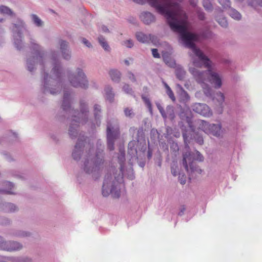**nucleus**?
Instances as JSON below:
<instances>
[{
  "label": "nucleus",
  "instance_id": "1",
  "mask_svg": "<svg viewBox=\"0 0 262 262\" xmlns=\"http://www.w3.org/2000/svg\"><path fill=\"white\" fill-rule=\"evenodd\" d=\"M149 5L160 14L163 15L174 32L180 34V37L187 48L190 49L189 53L193 66L201 68L204 66L208 69V82L215 89L222 85L223 77L216 70L215 64L195 45L198 39L197 35L188 31L189 23L186 12L180 4L172 0H147Z\"/></svg>",
  "mask_w": 262,
  "mask_h": 262
},
{
  "label": "nucleus",
  "instance_id": "2",
  "mask_svg": "<svg viewBox=\"0 0 262 262\" xmlns=\"http://www.w3.org/2000/svg\"><path fill=\"white\" fill-rule=\"evenodd\" d=\"M12 31L17 34L19 37H21L23 32H25L28 37L30 39L31 47L36 50L35 55L27 59V67L30 71H32L33 65L39 63L42 65L43 58L45 55V52L41 47L33 39L32 35L29 30L27 29L25 23L20 18H17L15 23L12 24L11 27Z\"/></svg>",
  "mask_w": 262,
  "mask_h": 262
},
{
  "label": "nucleus",
  "instance_id": "3",
  "mask_svg": "<svg viewBox=\"0 0 262 262\" xmlns=\"http://www.w3.org/2000/svg\"><path fill=\"white\" fill-rule=\"evenodd\" d=\"M194 67H190L189 71L192 75L194 80L202 87L205 95L210 96L211 95V89L208 85L209 75L208 69L206 71H200L194 66Z\"/></svg>",
  "mask_w": 262,
  "mask_h": 262
},
{
  "label": "nucleus",
  "instance_id": "4",
  "mask_svg": "<svg viewBox=\"0 0 262 262\" xmlns=\"http://www.w3.org/2000/svg\"><path fill=\"white\" fill-rule=\"evenodd\" d=\"M67 77L70 84L75 88L80 87L86 88L88 85V81L83 70L80 68L76 70V74L68 70Z\"/></svg>",
  "mask_w": 262,
  "mask_h": 262
},
{
  "label": "nucleus",
  "instance_id": "5",
  "mask_svg": "<svg viewBox=\"0 0 262 262\" xmlns=\"http://www.w3.org/2000/svg\"><path fill=\"white\" fill-rule=\"evenodd\" d=\"M117 185L118 183L114 180L112 176H106L102 186V195L106 197L111 193L113 198H118L120 196V190L117 188Z\"/></svg>",
  "mask_w": 262,
  "mask_h": 262
},
{
  "label": "nucleus",
  "instance_id": "6",
  "mask_svg": "<svg viewBox=\"0 0 262 262\" xmlns=\"http://www.w3.org/2000/svg\"><path fill=\"white\" fill-rule=\"evenodd\" d=\"M182 157V165L189 174L195 171H201V169H198L193 164L194 154L190 151V147L187 144L185 145L183 150Z\"/></svg>",
  "mask_w": 262,
  "mask_h": 262
},
{
  "label": "nucleus",
  "instance_id": "7",
  "mask_svg": "<svg viewBox=\"0 0 262 262\" xmlns=\"http://www.w3.org/2000/svg\"><path fill=\"white\" fill-rule=\"evenodd\" d=\"M88 116V111L87 110L86 105L84 103H81L80 112L78 114V116L74 115L71 124L70 125L69 134L70 136L73 138L77 134L75 126L79 125V124H83L86 122Z\"/></svg>",
  "mask_w": 262,
  "mask_h": 262
},
{
  "label": "nucleus",
  "instance_id": "8",
  "mask_svg": "<svg viewBox=\"0 0 262 262\" xmlns=\"http://www.w3.org/2000/svg\"><path fill=\"white\" fill-rule=\"evenodd\" d=\"M101 163L102 159L99 158L97 155H92L89 153L84 162L83 170L89 174L97 172Z\"/></svg>",
  "mask_w": 262,
  "mask_h": 262
},
{
  "label": "nucleus",
  "instance_id": "9",
  "mask_svg": "<svg viewBox=\"0 0 262 262\" xmlns=\"http://www.w3.org/2000/svg\"><path fill=\"white\" fill-rule=\"evenodd\" d=\"M128 148L132 150H134L136 153L138 149L142 150L146 148V140L143 128L138 129L137 140L130 141L128 143Z\"/></svg>",
  "mask_w": 262,
  "mask_h": 262
},
{
  "label": "nucleus",
  "instance_id": "10",
  "mask_svg": "<svg viewBox=\"0 0 262 262\" xmlns=\"http://www.w3.org/2000/svg\"><path fill=\"white\" fill-rule=\"evenodd\" d=\"M113 129L112 125L108 122L107 125V146L110 150H114L115 140L120 134L118 127H117L115 130H113Z\"/></svg>",
  "mask_w": 262,
  "mask_h": 262
},
{
  "label": "nucleus",
  "instance_id": "11",
  "mask_svg": "<svg viewBox=\"0 0 262 262\" xmlns=\"http://www.w3.org/2000/svg\"><path fill=\"white\" fill-rule=\"evenodd\" d=\"M193 110L204 116H209L212 114L209 107L205 104L196 103L194 104Z\"/></svg>",
  "mask_w": 262,
  "mask_h": 262
},
{
  "label": "nucleus",
  "instance_id": "12",
  "mask_svg": "<svg viewBox=\"0 0 262 262\" xmlns=\"http://www.w3.org/2000/svg\"><path fill=\"white\" fill-rule=\"evenodd\" d=\"M60 50L63 59L69 60L71 58V53L68 49V43L63 40H59Z\"/></svg>",
  "mask_w": 262,
  "mask_h": 262
},
{
  "label": "nucleus",
  "instance_id": "13",
  "mask_svg": "<svg viewBox=\"0 0 262 262\" xmlns=\"http://www.w3.org/2000/svg\"><path fill=\"white\" fill-rule=\"evenodd\" d=\"M156 104L159 111H160L162 117L166 119L167 118V115H168L171 117V118L173 117V107L171 106H168L166 107V113H165L163 107L159 102H156Z\"/></svg>",
  "mask_w": 262,
  "mask_h": 262
},
{
  "label": "nucleus",
  "instance_id": "14",
  "mask_svg": "<svg viewBox=\"0 0 262 262\" xmlns=\"http://www.w3.org/2000/svg\"><path fill=\"white\" fill-rule=\"evenodd\" d=\"M222 133L223 130L220 124H211L209 128V132L207 133L208 134H211L216 137L220 136Z\"/></svg>",
  "mask_w": 262,
  "mask_h": 262
},
{
  "label": "nucleus",
  "instance_id": "15",
  "mask_svg": "<svg viewBox=\"0 0 262 262\" xmlns=\"http://www.w3.org/2000/svg\"><path fill=\"white\" fill-rule=\"evenodd\" d=\"M52 78L57 82H59L61 76V68L59 64L56 63H54L52 69Z\"/></svg>",
  "mask_w": 262,
  "mask_h": 262
},
{
  "label": "nucleus",
  "instance_id": "16",
  "mask_svg": "<svg viewBox=\"0 0 262 262\" xmlns=\"http://www.w3.org/2000/svg\"><path fill=\"white\" fill-rule=\"evenodd\" d=\"M195 125L199 129H201L207 134L209 132V128L211 124H209L204 120H199L196 122Z\"/></svg>",
  "mask_w": 262,
  "mask_h": 262
},
{
  "label": "nucleus",
  "instance_id": "17",
  "mask_svg": "<svg viewBox=\"0 0 262 262\" xmlns=\"http://www.w3.org/2000/svg\"><path fill=\"white\" fill-rule=\"evenodd\" d=\"M142 21L146 24H149L155 20L154 16L150 12H143L141 15Z\"/></svg>",
  "mask_w": 262,
  "mask_h": 262
},
{
  "label": "nucleus",
  "instance_id": "18",
  "mask_svg": "<svg viewBox=\"0 0 262 262\" xmlns=\"http://www.w3.org/2000/svg\"><path fill=\"white\" fill-rule=\"evenodd\" d=\"M109 75L111 79L116 82H119L121 79V73L117 70H111L109 71Z\"/></svg>",
  "mask_w": 262,
  "mask_h": 262
},
{
  "label": "nucleus",
  "instance_id": "19",
  "mask_svg": "<svg viewBox=\"0 0 262 262\" xmlns=\"http://www.w3.org/2000/svg\"><path fill=\"white\" fill-rule=\"evenodd\" d=\"M137 40L142 43L148 42L151 39L150 34H145L142 32H138L136 34Z\"/></svg>",
  "mask_w": 262,
  "mask_h": 262
},
{
  "label": "nucleus",
  "instance_id": "20",
  "mask_svg": "<svg viewBox=\"0 0 262 262\" xmlns=\"http://www.w3.org/2000/svg\"><path fill=\"white\" fill-rule=\"evenodd\" d=\"M177 87L179 89L180 95L183 101H187L190 99V97L186 91L184 90L181 85L177 84Z\"/></svg>",
  "mask_w": 262,
  "mask_h": 262
},
{
  "label": "nucleus",
  "instance_id": "21",
  "mask_svg": "<svg viewBox=\"0 0 262 262\" xmlns=\"http://www.w3.org/2000/svg\"><path fill=\"white\" fill-rule=\"evenodd\" d=\"M9 246V251L19 250L23 248L21 244L14 241H10Z\"/></svg>",
  "mask_w": 262,
  "mask_h": 262
},
{
  "label": "nucleus",
  "instance_id": "22",
  "mask_svg": "<svg viewBox=\"0 0 262 262\" xmlns=\"http://www.w3.org/2000/svg\"><path fill=\"white\" fill-rule=\"evenodd\" d=\"M176 75L177 77L180 80H184L185 75H186V72L184 70L183 68H182L181 67H178L176 69Z\"/></svg>",
  "mask_w": 262,
  "mask_h": 262
},
{
  "label": "nucleus",
  "instance_id": "23",
  "mask_svg": "<svg viewBox=\"0 0 262 262\" xmlns=\"http://www.w3.org/2000/svg\"><path fill=\"white\" fill-rule=\"evenodd\" d=\"M105 97L110 101H112L114 97V94L113 93L112 88L110 86L105 88Z\"/></svg>",
  "mask_w": 262,
  "mask_h": 262
},
{
  "label": "nucleus",
  "instance_id": "24",
  "mask_svg": "<svg viewBox=\"0 0 262 262\" xmlns=\"http://www.w3.org/2000/svg\"><path fill=\"white\" fill-rule=\"evenodd\" d=\"M81 150L79 144H76L75 146V149L73 152V157L76 160H78L80 158Z\"/></svg>",
  "mask_w": 262,
  "mask_h": 262
},
{
  "label": "nucleus",
  "instance_id": "25",
  "mask_svg": "<svg viewBox=\"0 0 262 262\" xmlns=\"http://www.w3.org/2000/svg\"><path fill=\"white\" fill-rule=\"evenodd\" d=\"M98 40L99 43L104 49V50L106 51H110V48L107 43V42L103 37L101 36H99L98 38Z\"/></svg>",
  "mask_w": 262,
  "mask_h": 262
},
{
  "label": "nucleus",
  "instance_id": "26",
  "mask_svg": "<svg viewBox=\"0 0 262 262\" xmlns=\"http://www.w3.org/2000/svg\"><path fill=\"white\" fill-rule=\"evenodd\" d=\"M124 113L126 117L129 118H133L135 115L134 110L132 107H125L124 108Z\"/></svg>",
  "mask_w": 262,
  "mask_h": 262
},
{
  "label": "nucleus",
  "instance_id": "27",
  "mask_svg": "<svg viewBox=\"0 0 262 262\" xmlns=\"http://www.w3.org/2000/svg\"><path fill=\"white\" fill-rule=\"evenodd\" d=\"M62 106L63 109L65 111L68 110L70 107V102L68 98V95L67 93L64 94Z\"/></svg>",
  "mask_w": 262,
  "mask_h": 262
},
{
  "label": "nucleus",
  "instance_id": "28",
  "mask_svg": "<svg viewBox=\"0 0 262 262\" xmlns=\"http://www.w3.org/2000/svg\"><path fill=\"white\" fill-rule=\"evenodd\" d=\"M10 241H5L0 236V249L6 251H9Z\"/></svg>",
  "mask_w": 262,
  "mask_h": 262
},
{
  "label": "nucleus",
  "instance_id": "29",
  "mask_svg": "<svg viewBox=\"0 0 262 262\" xmlns=\"http://www.w3.org/2000/svg\"><path fill=\"white\" fill-rule=\"evenodd\" d=\"M32 19L34 24L37 27H41L43 25L42 21L35 14L31 15Z\"/></svg>",
  "mask_w": 262,
  "mask_h": 262
},
{
  "label": "nucleus",
  "instance_id": "30",
  "mask_svg": "<svg viewBox=\"0 0 262 262\" xmlns=\"http://www.w3.org/2000/svg\"><path fill=\"white\" fill-rule=\"evenodd\" d=\"M0 12L3 14H8L10 15H15L13 12L8 7L4 6H0Z\"/></svg>",
  "mask_w": 262,
  "mask_h": 262
},
{
  "label": "nucleus",
  "instance_id": "31",
  "mask_svg": "<svg viewBox=\"0 0 262 262\" xmlns=\"http://www.w3.org/2000/svg\"><path fill=\"white\" fill-rule=\"evenodd\" d=\"M142 98L147 106L150 114H152V104L149 99L144 96H142Z\"/></svg>",
  "mask_w": 262,
  "mask_h": 262
},
{
  "label": "nucleus",
  "instance_id": "32",
  "mask_svg": "<svg viewBox=\"0 0 262 262\" xmlns=\"http://www.w3.org/2000/svg\"><path fill=\"white\" fill-rule=\"evenodd\" d=\"M122 45L128 48H132L134 46V43L133 40L129 39L123 41L122 42Z\"/></svg>",
  "mask_w": 262,
  "mask_h": 262
},
{
  "label": "nucleus",
  "instance_id": "33",
  "mask_svg": "<svg viewBox=\"0 0 262 262\" xmlns=\"http://www.w3.org/2000/svg\"><path fill=\"white\" fill-rule=\"evenodd\" d=\"M122 89L123 91L125 92L127 94L131 95H133L134 94V92L132 89L128 84H124V85L123 86Z\"/></svg>",
  "mask_w": 262,
  "mask_h": 262
},
{
  "label": "nucleus",
  "instance_id": "34",
  "mask_svg": "<svg viewBox=\"0 0 262 262\" xmlns=\"http://www.w3.org/2000/svg\"><path fill=\"white\" fill-rule=\"evenodd\" d=\"M6 210L8 212H12L17 210V207L11 203H8L6 205Z\"/></svg>",
  "mask_w": 262,
  "mask_h": 262
},
{
  "label": "nucleus",
  "instance_id": "35",
  "mask_svg": "<svg viewBox=\"0 0 262 262\" xmlns=\"http://www.w3.org/2000/svg\"><path fill=\"white\" fill-rule=\"evenodd\" d=\"M230 15L232 18L234 19L239 20L241 18V14L235 10H231L230 11Z\"/></svg>",
  "mask_w": 262,
  "mask_h": 262
},
{
  "label": "nucleus",
  "instance_id": "36",
  "mask_svg": "<svg viewBox=\"0 0 262 262\" xmlns=\"http://www.w3.org/2000/svg\"><path fill=\"white\" fill-rule=\"evenodd\" d=\"M166 93L173 102L176 101L175 96L172 91L170 88H169L167 90H166Z\"/></svg>",
  "mask_w": 262,
  "mask_h": 262
},
{
  "label": "nucleus",
  "instance_id": "37",
  "mask_svg": "<svg viewBox=\"0 0 262 262\" xmlns=\"http://www.w3.org/2000/svg\"><path fill=\"white\" fill-rule=\"evenodd\" d=\"M217 100L221 104H222L224 102L225 96L223 93L219 92L217 94Z\"/></svg>",
  "mask_w": 262,
  "mask_h": 262
},
{
  "label": "nucleus",
  "instance_id": "38",
  "mask_svg": "<svg viewBox=\"0 0 262 262\" xmlns=\"http://www.w3.org/2000/svg\"><path fill=\"white\" fill-rule=\"evenodd\" d=\"M127 77L133 82H136L137 81L135 75L130 71L127 73Z\"/></svg>",
  "mask_w": 262,
  "mask_h": 262
},
{
  "label": "nucleus",
  "instance_id": "39",
  "mask_svg": "<svg viewBox=\"0 0 262 262\" xmlns=\"http://www.w3.org/2000/svg\"><path fill=\"white\" fill-rule=\"evenodd\" d=\"M186 207L184 205H181L180 206L179 209V212L178 213V215L182 216L184 214L185 211Z\"/></svg>",
  "mask_w": 262,
  "mask_h": 262
},
{
  "label": "nucleus",
  "instance_id": "40",
  "mask_svg": "<svg viewBox=\"0 0 262 262\" xmlns=\"http://www.w3.org/2000/svg\"><path fill=\"white\" fill-rule=\"evenodd\" d=\"M14 43L16 47L18 49H20L22 48L21 40L18 39H15Z\"/></svg>",
  "mask_w": 262,
  "mask_h": 262
},
{
  "label": "nucleus",
  "instance_id": "41",
  "mask_svg": "<svg viewBox=\"0 0 262 262\" xmlns=\"http://www.w3.org/2000/svg\"><path fill=\"white\" fill-rule=\"evenodd\" d=\"M196 158H194V160H198L199 161H203L204 158L199 151H196Z\"/></svg>",
  "mask_w": 262,
  "mask_h": 262
},
{
  "label": "nucleus",
  "instance_id": "42",
  "mask_svg": "<svg viewBox=\"0 0 262 262\" xmlns=\"http://www.w3.org/2000/svg\"><path fill=\"white\" fill-rule=\"evenodd\" d=\"M82 43L85 45L88 48H91L92 47V45L91 43H90V42L87 40L86 38H82Z\"/></svg>",
  "mask_w": 262,
  "mask_h": 262
},
{
  "label": "nucleus",
  "instance_id": "43",
  "mask_svg": "<svg viewBox=\"0 0 262 262\" xmlns=\"http://www.w3.org/2000/svg\"><path fill=\"white\" fill-rule=\"evenodd\" d=\"M219 1L224 7H228L230 4L229 0H219Z\"/></svg>",
  "mask_w": 262,
  "mask_h": 262
},
{
  "label": "nucleus",
  "instance_id": "44",
  "mask_svg": "<svg viewBox=\"0 0 262 262\" xmlns=\"http://www.w3.org/2000/svg\"><path fill=\"white\" fill-rule=\"evenodd\" d=\"M100 106L99 105L96 104L94 105V112L96 117L98 115V113L100 112Z\"/></svg>",
  "mask_w": 262,
  "mask_h": 262
},
{
  "label": "nucleus",
  "instance_id": "45",
  "mask_svg": "<svg viewBox=\"0 0 262 262\" xmlns=\"http://www.w3.org/2000/svg\"><path fill=\"white\" fill-rule=\"evenodd\" d=\"M219 23L224 27H227L228 25L227 20L224 18H221V20H219Z\"/></svg>",
  "mask_w": 262,
  "mask_h": 262
},
{
  "label": "nucleus",
  "instance_id": "46",
  "mask_svg": "<svg viewBox=\"0 0 262 262\" xmlns=\"http://www.w3.org/2000/svg\"><path fill=\"white\" fill-rule=\"evenodd\" d=\"M152 56L155 58H159L160 55L158 53V50L156 49H152Z\"/></svg>",
  "mask_w": 262,
  "mask_h": 262
},
{
  "label": "nucleus",
  "instance_id": "47",
  "mask_svg": "<svg viewBox=\"0 0 262 262\" xmlns=\"http://www.w3.org/2000/svg\"><path fill=\"white\" fill-rule=\"evenodd\" d=\"M9 223V221L8 219L5 218L0 219V224L2 225H6Z\"/></svg>",
  "mask_w": 262,
  "mask_h": 262
},
{
  "label": "nucleus",
  "instance_id": "48",
  "mask_svg": "<svg viewBox=\"0 0 262 262\" xmlns=\"http://www.w3.org/2000/svg\"><path fill=\"white\" fill-rule=\"evenodd\" d=\"M15 260L17 262H26L29 261V259L25 258H17Z\"/></svg>",
  "mask_w": 262,
  "mask_h": 262
},
{
  "label": "nucleus",
  "instance_id": "49",
  "mask_svg": "<svg viewBox=\"0 0 262 262\" xmlns=\"http://www.w3.org/2000/svg\"><path fill=\"white\" fill-rule=\"evenodd\" d=\"M165 62L170 67H173L175 64L174 62L172 60H170V61L169 62L167 59H165Z\"/></svg>",
  "mask_w": 262,
  "mask_h": 262
},
{
  "label": "nucleus",
  "instance_id": "50",
  "mask_svg": "<svg viewBox=\"0 0 262 262\" xmlns=\"http://www.w3.org/2000/svg\"><path fill=\"white\" fill-rule=\"evenodd\" d=\"M19 235L21 236H23V237L28 236L30 235V233L27 232L23 231L20 233Z\"/></svg>",
  "mask_w": 262,
  "mask_h": 262
},
{
  "label": "nucleus",
  "instance_id": "51",
  "mask_svg": "<svg viewBox=\"0 0 262 262\" xmlns=\"http://www.w3.org/2000/svg\"><path fill=\"white\" fill-rule=\"evenodd\" d=\"M101 30L104 32H108V29L104 25L101 26Z\"/></svg>",
  "mask_w": 262,
  "mask_h": 262
},
{
  "label": "nucleus",
  "instance_id": "52",
  "mask_svg": "<svg viewBox=\"0 0 262 262\" xmlns=\"http://www.w3.org/2000/svg\"><path fill=\"white\" fill-rule=\"evenodd\" d=\"M0 192L4 193H12V192H10V191H8L4 189L0 190Z\"/></svg>",
  "mask_w": 262,
  "mask_h": 262
},
{
  "label": "nucleus",
  "instance_id": "53",
  "mask_svg": "<svg viewBox=\"0 0 262 262\" xmlns=\"http://www.w3.org/2000/svg\"><path fill=\"white\" fill-rule=\"evenodd\" d=\"M47 78H48V74H45L43 76V80H44L45 84H46Z\"/></svg>",
  "mask_w": 262,
  "mask_h": 262
},
{
  "label": "nucleus",
  "instance_id": "54",
  "mask_svg": "<svg viewBox=\"0 0 262 262\" xmlns=\"http://www.w3.org/2000/svg\"><path fill=\"white\" fill-rule=\"evenodd\" d=\"M198 142L200 144H202L203 143V140L202 138H199L198 139Z\"/></svg>",
  "mask_w": 262,
  "mask_h": 262
},
{
  "label": "nucleus",
  "instance_id": "55",
  "mask_svg": "<svg viewBox=\"0 0 262 262\" xmlns=\"http://www.w3.org/2000/svg\"><path fill=\"white\" fill-rule=\"evenodd\" d=\"M171 173H172V174L174 176H176L177 175V172L175 170V169H174L173 168H171Z\"/></svg>",
  "mask_w": 262,
  "mask_h": 262
},
{
  "label": "nucleus",
  "instance_id": "56",
  "mask_svg": "<svg viewBox=\"0 0 262 262\" xmlns=\"http://www.w3.org/2000/svg\"><path fill=\"white\" fill-rule=\"evenodd\" d=\"M135 2L139 4H142L143 3V0H133Z\"/></svg>",
  "mask_w": 262,
  "mask_h": 262
},
{
  "label": "nucleus",
  "instance_id": "57",
  "mask_svg": "<svg viewBox=\"0 0 262 262\" xmlns=\"http://www.w3.org/2000/svg\"><path fill=\"white\" fill-rule=\"evenodd\" d=\"M163 84H164V85L166 90H167L168 89L170 88L166 82H164Z\"/></svg>",
  "mask_w": 262,
  "mask_h": 262
},
{
  "label": "nucleus",
  "instance_id": "58",
  "mask_svg": "<svg viewBox=\"0 0 262 262\" xmlns=\"http://www.w3.org/2000/svg\"><path fill=\"white\" fill-rule=\"evenodd\" d=\"M163 84H164V85L166 90H167L168 89L170 88L166 82H164Z\"/></svg>",
  "mask_w": 262,
  "mask_h": 262
},
{
  "label": "nucleus",
  "instance_id": "59",
  "mask_svg": "<svg viewBox=\"0 0 262 262\" xmlns=\"http://www.w3.org/2000/svg\"><path fill=\"white\" fill-rule=\"evenodd\" d=\"M179 180H180V182H181V184H185V182H186L185 179L183 180V179H180Z\"/></svg>",
  "mask_w": 262,
  "mask_h": 262
},
{
  "label": "nucleus",
  "instance_id": "60",
  "mask_svg": "<svg viewBox=\"0 0 262 262\" xmlns=\"http://www.w3.org/2000/svg\"><path fill=\"white\" fill-rule=\"evenodd\" d=\"M124 63H125V64H126V65H127V66H129V61H128V60H126V59L124 60Z\"/></svg>",
  "mask_w": 262,
  "mask_h": 262
},
{
  "label": "nucleus",
  "instance_id": "61",
  "mask_svg": "<svg viewBox=\"0 0 262 262\" xmlns=\"http://www.w3.org/2000/svg\"><path fill=\"white\" fill-rule=\"evenodd\" d=\"M199 17H200V19H203L204 18V14H200Z\"/></svg>",
  "mask_w": 262,
  "mask_h": 262
},
{
  "label": "nucleus",
  "instance_id": "62",
  "mask_svg": "<svg viewBox=\"0 0 262 262\" xmlns=\"http://www.w3.org/2000/svg\"><path fill=\"white\" fill-rule=\"evenodd\" d=\"M6 184L11 187H12L13 186L12 183H11L10 182H7Z\"/></svg>",
  "mask_w": 262,
  "mask_h": 262
},
{
  "label": "nucleus",
  "instance_id": "63",
  "mask_svg": "<svg viewBox=\"0 0 262 262\" xmlns=\"http://www.w3.org/2000/svg\"><path fill=\"white\" fill-rule=\"evenodd\" d=\"M257 2H261L260 4H259V6L262 7V0H255Z\"/></svg>",
  "mask_w": 262,
  "mask_h": 262
},
{
  "label": "nucleus",
  "instance_id": "64",
  "mask_svg": "<svg viewBox=\"0 0 262 262\" xmlns=\"http://www.w3.org/2000/svg\"><path fill=\"white\" fill-rule=\"evenodd\" d=\"M135 130H136V128L135 127H131L129 129L130 131H133V132L135 131Z\"/></svg>",
  "mask_w": 262,
  "mask_h": 262
}]
</instances>
